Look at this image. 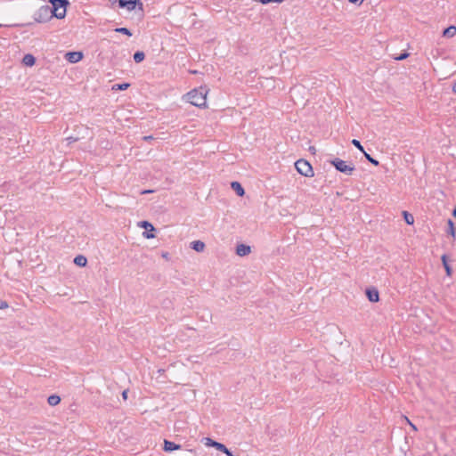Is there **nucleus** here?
<instances>
[{"label":"nucleus","mask_w":456,"mask_h":456,"mask_svg":"<svg viewBox=\"0 0 456 456\" xmlns=\"http://www.w3.org/2000/svg\"><path fill=\"white\" fill-rule=\"evenodd\" d=\"M250 247L245 244H239L236 248V254L240 256H247L250 253Z\"/></svg>","instance_id":"10"},{"label":"nucleus","mask_w":456,"mask_h":456,"mask_svg":"<svg viewBox=\"0 0 456 456\" xmlns=\"http://www.w3.org/2000/svg\"><path fill=\"white\" fill-rule=\"evenodd\" d=\"M52 7V18L63 19L66 16V8L69 4V0H50Z\"/></svg>","instance_id":"2"},{"label":"nucleus","mask_w":456,"mask_h":456,"mask_svg":"<svg viewBox=\"0 0 456 456\" xmlns=\"http://www.w3.org/2000/svg\"><path fill=\"white\" fill-rule=\"evenodd\" d=\"M129 84L128 83H123V84H117V85H114L112 89H116V90H126L129 87Z\"/></svg>","instance_id":"25"},{"label":"nucleus","mask_w":456,"mask_h":456,"mask_svg":"<svg viewBox=\"0 0 456 456\" xmlns=\"http://www.w3.org/2000/svg\"><path fill=\"white\" fill-rule=\"evenodd\" d=\"M180 448H181L180 444H175L174 442L168 441L167 439L164 440L163 450L165 452H173L175 450H179Z\"/></svg>","instance_id":"11"},{"label":"nucleus","mask_w":456,"mask_h":456,"mask_svg":"<svg viewBox=\"0 0 456 456\" xmlns=\"http://www.w3.org/2000/svg\"><path fill=\"white\" fill-rule=\"evenodd\" d=\"M22 62L26 65V66H33L36 62V58L30 54V53H28V54H25L23 59H22Z\"/></svg>","instance_id":"14"},{"label":"nucleus","mask_w":456,"mask_h":456,"mask_svg":"<svg viewBox=\"0 0 456 456\" xmlns=\"http://www.w3.org/2000/svg\"><path fill=\"white\" fill-rule=\"evenodd\" d=\"M74 264L77 266L84 267L87 264V259L82 255H78L74 258Z\"/></svg>","instance_id":"15"},{"label":"nucleus","mask_w":456,"mask_h":456,"mask_svg":"<svg viewBox=\"0 0 456 456\" xmlns=\"http://www.w3.org/2000/svg\"><path fill=\"white\" fill-rule=\"evenodd\" d=\"M452 216H453L454 217H456V207H455V208H453V210H452Z\"/></svg>","instance_id":"37"},{"label":"nucleus","mask_w":456,"mask_h":456,"mask_svg":"<svg viewBox=\"0 0 456 456\" xmlns=\"http://www.w3.org/2000/svg\"><path fill=\"white\" fill-rule=\"evenodd\" d=\"M442 262H443L444 267V269H445V271H446V273H447L448 275H451V273H452V268L450 267V265H449V264H448V262H447V259H446V256H445V255H444V256H442Z\"/></svg>","instance_id":"20"},{"label":"nucleus","mask_w":456,"mask_h":456,"mask_svg":"<svg viewBox=\"0 0 456 456\" xmlns=\"http://www.w3.org/2000/svg\"><path fill=\"white\" fill-rule=\"evenodd\" d=\"M366 296L368 297V299L370 301V302H378L379 299V291L372 288V289H366Z\"/></svg>","instance_id":"8"},{"label":"nucleus","mask_w":456,"mask_h":456,"mask_svg":"<svg viewBox=\"0 0 456 456\" xmlns=\"http://www.w3.org/2000/svg\"><path fill=\"white\" fill-rule=\"evenodd\" d=\"M67 59L72 63H76L82 60L83 53L81 52H70L67 53Z\"/></svg>","instance_id":"9"},{"label":"nucleus","mask_w":456,"mask_h":456,"mask_svg":"<svg viewBox=\"0 0 456 456\" xmlns=\"http://www.w3.org/2000/svg\"><path fill=\"white\" fill-rule=\"evenodd\" d=\"M349 2L352 4H362L363 0H349Z\"/></svg>","instance_id":"32"},{"label":"nucleus","mask_w":456,"mask_h":456,"mask_svg":"<svg viewBox=\"0 0 456 456\" xmlns=\"http://www.w3.org/2000/svg\"><path fill=\"white\" fill-rule=\"evenodd\" d=\"M401 419H404L407 423L410 424L411 428H415V425H413L405 416H401Z\"/></svg>","instance_id":"30"},{"label":"nucleus","mask_w":456,"mask_h":456,"mask_svg":"<svg viewBox=\"0 0 456 456\" xmlns=\"http://www.w3.org/2000/svg\"><path fill=\"white\" fill-rule=\"evenodd\" d=\"M227 456H239V454H234L231 450L227 448L226 452H224Z\"/></svg>","instance_id":"31"},{"label":"nucleus","mask_w":456,"mask_h":456,"mask_svg":"<svg viewBox=\"0 0 456 456\" xmlns=\"http://www.w3.org/2000/svg\"><path fill=\"white\" fill-rule=\"evenodd\" d=\"M352 144L354 146H355L359 151H361L362 152L364 151V149L362 147V145L361 144L360 141L356 140V139H353L352 140Z\"/></svg>","instance_id":"27"},{"label":"nucleus","mask_w":456,"mask_h":456,"mask_svg":"<svg viewBox=\"0 0 456 456\" xmlns=\"http://www.w3.org/2000/svg\"><path fill=\"white\" fill-rule=\"evenodd\" d=\"M47 402H48L49 405L55 406L60 403L61 397L56 395H52L48 397Z\"/></svg>","instance_id":"16"},{"label":"nucleus","mask_w":456,"mask_h":456,"mask_svg":"<svg viewBox=\"0 0 456 456\" xmlns=\"http://www.w3.org/2000/svg\"><path fill=\"white\" fill-rule=\"evenodd\" d=\"M162 256H163L164 258H167V257H168V253H163V254H162Z\"/></svg>","instance_id":"38"},{"label":"nucleus","mask_w":456,"mask_h":456,"mask_svg":"<svg viewBox=\"0 0 456 456\" xmlns=\"http://www.w3.org/2000/svg\"><path fill=\"white\" fill-rule=\"evenodd\" d=\"M447 224H448V233L451 234L454 238L455 237L454 224L451 219H449L447 221Z\"/></svg>","instance_id":"22"},{"label":"nucleus","mask_w":456,"mask_h":456,"mask_svg":"<svg viewBox=\"0 0 456 456\" xmlns=\"http://www.w3.org/2000/svg\"><path fill=\"white\" fill-rule=\"evenodd\" d=\"M8 307V304L4 300L0 299V309H5Z\"/></svg>","instance_id":"29"},{"label":"nucleus","mask_w":456,"mask_h":456,"mask_svg":"<svg viewBox=\"0 0 456 456\" xmlns=\"http://www.w3.org/2000/svg\"><path fill=\"white\" fill-rule=\"evenodd\" d=\"M144 58H145V54L142 51H137L134 54V61L136 63L142 62L144 60Z\"/></svg>","instance_id":"18"},{"label":"nucleus","mask_w":456,"mask_h":456,"mask_svg":"<svg viewBox=\"0 0 456 456\" xmlns=\"http://www.w3.org/2000/svg\"><path fill=\"white\" fill-rule=\"evenodd\" d=\"M151 136H145L144 139L145 140H151Z\"/></svg>","instance_id":"40"},{"label":"nucleus","mask_w":456,"mask_h":456,"mask_svg":"<svg viewBox=\"0 0 456 456\" xmlns=\"http://www.w3.org/2000/svg\"><path fill=\"white\" fill-rule=\"evenodd\" d=\"M138 226L141 228H144L147 232H143V236L147 239H152L155 237V234L152 232L155 231L154 226L148 221H141L138 223Z\"/></svg>","instance_id":"7"},{"label":"nucleus","mask_w":456,"mask_h":456,"mask_svg":"<svg viewBox=\"0 0 456 456\" xmlns=\"http://www.w3.org/2000/svg\"><path fill=\"white\" fill-rule=\"evenodd\" d=\"M35 21L38 23H44L52 19V12L50 10V6L43 5L39 9H37L33 16Z\"/></svg>","instance_id":"4"},{"label":"nucleus","mask_w":456,"mask_h":456,"mask_svg":"<svg viewBox=\"0 0 456 456\" xmlns=\"http://www.w3.org/2000/svg\"><path fill=\"white\" fill-rule=\"evenodd\" d=\"M207 94L208 90L205 87L193 89L186 94L187 101L196 107H205L207 103Z\"/></svg>","instance_id":"1"},{"label":"nucleus","mask_w":456,"mask_h":456,"mask_svg":"<svg viewBox=\"0 0 456 456\" xmlns=\"http://www.w3.org/2000/svg\"><path fill=\"white\" fill-rule=\"evenodd\" d=\"M283 0H273V2L281 3Z\"/></svg>","instance_id":"39"},{"label":"nucleus","mask_w":456,"mask_h":456,"mask_svg":"<svg viewBox=\"0 0 456 456\" xmlns=\"http://www.w3.org/2000/svg\"><path fill=\"white\" fill-rule=\"evenodd\" d=\"M231 187L237 193V195L243 196L245 194V191L239 182H232Z\"/></svg>","instance_id":"12"},{"label":"nucleus","mask_w":456,"mask_h":456,"mask_svg":"<svg viewBox=\"0 0 456 456\" xmlns=\"http://www.w3.org/2000/svg\"><path fill=\"white\" fill-rule=\"evenodd\" d=\"M403 215L406 224H412L414 223V217L411 214L408 213L407 211H403Z\"/></svg>","instance_id":"19"},{"label":"nucleus","mask_w":456,"mask_h":456,"mask_svg":"<svg viewBox=\"0 0 456 456\" xmlns=\"http://www.w3.org/2000/svg\"><path fill=\"white\" fill-rule=\"evenodd\" d=\"M118 3V7L122 9H126L131 12L134 11L136 7L139 10H143V4L140 0H114V3Z\"/></svg>","instance_id":"6"},{"label":"nucleus","mask_w":456,"mask_h":456,"mask_svg":"<svg viewBox=\"0 0 456 456\" xmlns=\"http://www.w3.org/2000/svg\"><path fill=\"white\" fill-rule=\"evenodd\" d=\"M408 56H409V53L405 52V53H401L398 56L394 57V59L395 61H403V60H405Z\"/></svg>","instance_id":"28"},{"label":"nucleus","mask_w":456,"mask_h":456,"mask_svg":"<svg viewBox=\"0 0 456 456\" xmlns=\"http://www.w3.org/2000/svg\"><path fill=\"white\" fill-rule=\"evenodd\" d=\"M259 2H261L262 4H269L271 2H273V0H258Z\"/></svg>","instance_id":"34"},{"label":"nucleus","mask_w":456,"mask_h":456,"mask_svg":"<svg viewBox=\"0 0 456 456\" xmlns=\"http://www.w3.org/2000/svg\"><path fill=\"white\" fill-rule=\"evenodd\" d=\"M201 442L208 447H214V444L216 443V441H214L209 437H203Z\"/></svg>","instance_id":"24"},{"label":"nucleus","mask_w":456,"mask_h":456,"mask_svg":"<svg viewBox=\"0 0 456 456\" xmlns=\"http://www.w3.org/2000/svg\"><path fill=\"white\" fill-rule=\"evenodd\" d=\"M452 91L454 94H456V81L452 85Z\"/></svg>","instance_id":"36"},{"label":"nucleus","mask_w":456,"mask_h":456,"mask_svg":"<svg viewBox=\"0 0 456 456\" xmlns=\"http://www.w3.org/2000/svg\"><path fill=\"white\" fill-rule=\"evenodd\" d=\"M153 191H154L153 190H143L140 193L143 195V194L152 193Z\"/></svg>","instance_id":"33"},{"label":"nucleus","mask_w":456,"mask_h":456,"mask_svg":"<svg viewBox=\"0 0 456 456\" xmlns=\"http://www.w3.org/2000/svg\"><path fill=\"white\" fill-rule=\"evenodd\" d=\"M330 164L332 166H334L338 171L344 173L346 175H352V173L354 172V170L355 168L353 164H347L346 161L342 160L338 158L332 159L330 161Z\"/></svg>","instance_id":"3"},{"label":"nucleus","mask_w":456,"mask_h":456,"mask_svg":"<svg viewBox=\"0 0 456 456\" xmlns=\"http://www.w3.org/2000/svg\"><path fill=\"white\" fill-rule=\"evenodd\" d=\"M295 167L300 175L305 177H312L314 175L313 167L305 159H301L296 161Z\"/></svg>","instance_id":"5"},{"label":"nucleus","mask_w":456,"mask_h":456,"mask_svg":"<svg viewBox=\"0 0 456 456\" xmlns=\"http://www.w3.org/2000/svg\"><path fill=\"white\" fill-rule=\"evenodd\" d=\"M127 393H128V391H127V390H125V391H123V393H122V396H123L125 399H126V397H127Z\"/></svg>","instance_id":"35"},{"label":"nucleus","mask_w":456,"mask_h":456,"mask_svg":"<svg viewBox=\"0 0 456 456\" xmlns=\"http://www.w3.org/2000/svg\"><path fill=\"white\" fill-rule=\"evenodd\" d=\"M214 448H216V450L224 452H226L227 451V447L224 444H221L219 442H216L215 444H214Z\"/></svg>","instance_id":"26"},{"label":"nucleus","mask_w":456,"mask_h":456,"mask_svg":"<svg viewBox=\"0 0 456 456\" xmlns=\"http://www.w3.org/2000/svg\"><path fill=\"white\" fill-rule=\"evenodd\" d=\"M191 248L197 252H202L205 249V243L201 240H193L191 243Z\"/></svg>","instance_id":"13"},{"label":"nucleus","mask_w":456,"mask_h":456,"mask_svg":"<svg viewBox=\"0 0 456 456\" xmlns=\"http://www.w3.org/2000/svg\"><path fill=\"white\" fill-rule=\"evenodd\" d=\"M456 34V27L455 26H449L444 30L443 35L444 37H452Z\"/></svg>","instance_id":"17"},{"label":"nucleus","mask_w":456,"mask_h":456,"mask_svg":"<svg viewBox=\"0 0 456 456\" xmlns=\"http://www.w3.org/2000/svg\"><path fill=\"white\" fill-rule=\"evenodd\" d=\"M362 153H363L364 157L366 158V159H367L370 163H371V164H372V165H374V166H379V162L377 159H373V158H372L369 153H367L365 151H364Z\"/></svg>","instance_id":"23"},{"label":"nucleus","mask_w":456,"mask_h":456,"mask_svg":"<svg viewBox=\"0 0 456 456\" xmlns=\"http://www.w3.org/2000/svg\"><path fill=\"white\" fill-rule=\"evenodd\" d=\"M115 32L126 35L128 37H132V32L127 28H115Z\"/></svg>","instance_id":"21"}]
</instances>
